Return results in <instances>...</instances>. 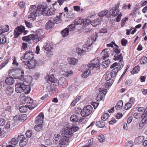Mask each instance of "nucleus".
I'll list each match as a JSON object with an SVG mask.
<instances>
[{
  "instance_id": "f257e3e1",
  "label": "nucleus",
  "mask_w": 147,
  "mask_h": 147,
  "mask_svg": "<svg viewBox=\"0 0 147 147\" xmlns=\"http://www.w3.org/2000/svg\"><path fill=\"white\" fill-rule=\"evenodd\" d=\"M47 7L43 5H40L36 7L35 5H31L29 8L31 13L28 16V18L30 20H34L36 16H39L41 15L43 16H52L55 13V8H51L48 11L46 10Z\"/></svg>"
},
{
  "instance_id": "f03ea898",
  "label": "nucleus",
  "mask_w": 147,
  "mask_h": 147,
  "mask_svg": "<svg viewBox=\"0 0 147 147\" xmlns=\"http://www.w3.org/2000/svg\"><path fill=\"white\" fill-rule=\"evenodd\" d=\"M79 129V128L77 126H73L70 128L67 127L66 129H62L61 131V133L63 135L66 134L69 137L71 136L73 133L76 132Z\"/></svg>"
},
{
  "instance_id": "7ed1b4c3",
  "label": "nucleus",
  "mask_w": 147,
  "mask_h": 147,
  "mask_svg": "<svg viewBox=\"0 0 147 147\" xmlns=\"http://www.w3.org/2000/svg\"><path fill=\"white\" fill-rule=\"evenodd\" d=\"M53 47V43L50 42H47L42 48L46 51L47 52V56L48 57H51L53 54V52L52 51Z\"/></svg>"
},
{
  "instance_id": "20e7f679",
  "label": "nucleus",
  "mask_w": 147,
  "mask_h": 147,
  "mask_svg": "<svg viewBox=\"0 0 147 147\" xmlns=\"http://www.w3.org/2000/svg\"><path fill=\"white\" fill-rule=\"evenodd\" d=\"M100 65V60L96 58L91 61L90 63L88 64V67L92 69L95 67L99 69Z\"/></svg>"
},
{
  "instance_id": "39448f33",
  "label": "nucleus",
  "mask_w": 147,
  "mask_h": 147,
  "mask_svg": "<svg viewBox=\"0 0 147 147\" xmlns=\"http://www.w3.org/2000/svg\"><path fill=\"white\" fill-rule=\"evenodd\" d=\"M26 86L20 83L16 84L15 85V91L18 93H20L23 91L25 94H28V91L26 90Z\"/></svg>"
},
{
  "instance_id": "423d86ee",
  "label": "nucleus",
  "mask_w": 147,
  "mask_h": 147,
  "mask_svg": "<svg viewBox=\"0 0 147 147\" xmlns=\"http://www.w3.org/2000/svg\"><path fill=\"white\" fill-rule=\"evenodd\" d=\"M119 5L120 3H118L115 5V7H113L111 9H110L108 16L109 14V16H112L114 17L117 16L119 13V11L118 9Z\"/></svg>"
},
{
  "instance_id": "0eeeda50",
  "label": "nucleus",
  "mask_w": 147,
  "mask_h": 147,
  "mask_svg": "<svg viewBox=\"0 0 147 147\" xmlns=\"http://www.w3.org/2000/svg\"><path fill=\"white\" fill-rule=\"evenodd\" d=\"M92 111V107L90 105H88L84 107L82 112V116L86 117L89 115Z\"/></svg>"
},
{
  "instance_id": "6e6552de",
  "label": "nucleus",
  "mask_w": 147,
  "mask_h": 147,
  "mask_svg": "<svg viewBox=\"0 0 147 147\" xmlns=\"http://www.w3.org/2000/svg\"><path fill=\"white\" fill-rule=\"evenodd\" d=\"M25 29L23 26H18L15 30L14 35L15 38H17L22 32Z\"/></svg>"
},
{
  "instance_id": "1a4fd4ad",
  "label": "nucleus",
  "mask_w": 147,
  "mask_h": 147,
  "mask_svg": "<svg viewBox=\"0 0 147 147\" xmlns=\"http://www.w3.org/2000/svg\"><path fill=\"white\" fill-rule=\"evenodd\" d=\"M113 59L115 61L119 60V61L118 63L119 65L120 66L123 67L124 63L122 60L123 57L122 56L121 54H115Z\"/></svg>"
},
{
  "instance_id": "9d476101",
  "label": "nucleus",
  "mask_w": 147,
  "mask_h": 147,
  "mask_svg": "<svg viewBox=\"0 0 147 147\" xmlns=\"http://www.w3.org/2000/svg\"><path fill=\"white\" fill-rule=\"evenodd\" d=\"M104 77L105 80L107 81V82L105 83V87L106 88H108L109 86H111L112 84L108 81L110 80L112 78H113V77L111 76V74L109 72H107L106 74L104 76Z\"/></svg>"
},
{
  "instance_id": "9b49d317",
  "label": "nucleus",
  "mask_w": 147,
  "mask_h": 147,
  "mask_svg": "<svg viewBox=\"0 0 147 147\" xmlns=\"http://www.w3.org/2000/svg\"><path fill=\"white\" fill-rule=\"evenodd\" d=\"M58 84L60 87L65 88L68 85L67 81L64 78L61 77L58 81Z\"/></svg>"
},
{
  "instance_id": "f8f14e48",
  "label": "nucleus",
  "mask_w": 147,
  "mask_h": 147,
  "mask_svg": "<svg viewBox=\"0 0 147 147\" xmlns=\"http://www.w3.org/2000/svg\"><path fill=\"white\" fill-rule=\"evenodd\" d=\"M144 115H145L143 114L141 115V117L142 118V119L139 124V129H142L145 124L147 123V116L146 117Z\"/></svg>"
},
{
  "instance_id": "ddd939ff",
  "label": "nucleus",
  "mask_w": 147,
  "mask_h": 147,
  "mask_svg": "<svg viewBox=\"0 0 147 147\" xmlns=\"http://www.w3.org/2000/svg\"><path fill=\"white\" fill-rule=\"evenodd\" d=\"M28 109L30 110L34 109L36 106V103L34 102L33 100L30 97H28Z\"/></svg>"
},
{
  "instance_id": "4468645a",
  "label": "nucleus",
  "mask_w": 147,
  "mask_h": 147,
  "mask_svg": "<svg viewBox=\"0 0 147 147\" xmlns=\"http://www.w3.org/2000/svg\"><path fill=\"white\" fill-rule=\"evenodd\" d=\"M44 118V115L43 113H41L36 117V123L40 124H42L43 122V119Z\"/></svg>"
},
{
  "instance_id": "2eb2a0df",
  "label": "nucleus",
  "mask_w": 147,
  "mask_h": 147,
  "mask_svg": "<svg viewBox=\"0 0 147 147\" xmlns=\"http://www.w3.org/2000/svg\"><path fill=\"white\" fill-rule=\"evenodd\" d=\"M36 62L35 59L28 60V68L34 69L36 65Z\"/></svg>"
},
{
  "instance_id": "dca6fc26",
  "label": "nucleus",
  "mask_w": 147,
  "mask_h": 147,
  "mask_svg": "<svg viewBox=\"0 0 147 147\" xmlns=\"http://www.w3.org/2000/svg\"><path fill=\"white\" fill-rule=\"evenodd\" d=\"M61 135L64 136H61V141L59 144H65L69 142V140L68 138V137H66L65 135H67L66 134H64L63 135L61 133Z\"/></svg>"
},
{
  "instance_id": "f3484780",
  "label": "nucleus",
  "mask_w": 147,
  "mask_h": 147,
  "mask_svg": "<svg viewBox=\"0 0 147 147\" xmlns=\"http://www.w3.org/2000/svg\"><path fill=\"white\" fill-rule=\"evenodd\" d=\"M123 67L120 66V67H117L114 68L110 72L111 74V76L113 77L114 78L115 77L118 71L119 70H121L122 69V67Z\"/></svg>"
},
{
  "instance_id": "a211bd4d",
  "label": "nucleus",
  "mask_w": 147,
  "mask_h": 147,
  "mask_svg": "<svg viewBox=\"0 0 147 147\" xmlns=\"http://www.w3.org/2000/svg\"><path fill=\"white\" fill-rule=\"evenodd\" d=\"M34 34V39L35 40V42H37L41 40L42 38L41 34L39 32H36L35 34Z\"/></svg>"
},
{
  "instance_id": "6ab92c4d",
  "label": "nucleus",
  "mask_w": 147,
  "mask_h": 147,
  "mask_svg": "<svg viewBox=\"0 0 147 147\" xmlns=\"http://www.w3.org/2000/svg\"><path fill=\"white\" fill-rule=\"evenodd\" d=\"M28 54L27 52H26L23 56L22 57L21 60L23 62V65L26 66V67H28Z\"/></svg>"
},
{
  "instance_id": "aec40b11",
  "label": "nucleus",
  "mask_w": 147,
  "mask_h": 147,
  "mask_svg": "<svg viewBox=\"0 0 147 147\" xmlns=\"http://www.w3.org/2000/svg\"><path fill=\"white\" fill-rule=\"evenodd\" d=\"M61 136L59 134H55L54 136V142L56 144H59L61 141Z\"/></svg>"
},
{
  "instance_id": "412c9836",
  "label": "nucleus",
  "mask_w": 147,
  "mask_h": 147,
  "mask_svg": "<svg viewBox=\"0 0 147 147\" xmlns=\"http://www.w3.org/2000/svg\"><path fill=\"white\" fill-rule=\"evenodd\" d=\"M67 60L69 64L74 65L77 64L78 62V59L75 58H68Z\"/></svg>"
},
{
  "instance_id": "4be33fe9",
  "label": "nucleus",
  "mask_w": 147,
  "mask_h": 147,
  "mask_svg": "<svg viewBox=\"0 0 147 147\" xmlns=\"http://www.w3.org/2000/svg\"><path fill=\"white\" fill-rule=\"evenodd\" d=\"M102 56L101 58L104 60L109 57L108 51L107 49L103 50L101 53Z\"/></svg>"
},
{
  "instance_id": "5701e85b",
  "label": "nucleus",
  "mask_w": 147,
  "mask_h": 147,
  "mask_svg": "<svg viewBox=\"0 0 147 147\" xmlns=\"http://www.w3.org/2000/svg\"><path fill=\"white\" fill-rule=\"evenodd\" d=\"M144 139L143 136H140L138 138H136L134 141V143L136 144H140L143 142Z\"/></svg>"
},
{
  "instance_id": "b1692460",
  "label": "nucleus",
  "mask_w": 147,
  "mask_h": 147,
  "mask_svg": "<svg viewBox=\"0 0 147 147\" xmlns=\"http://www.w3.org/2000/svg\"><path fill=\"white\" fill-rule=\"evenodd\" d=\"M14 80L12 77H7L5 80V82L6 84L9 85H12L14 82Z\"/></svg>"
},
{
  "instance_id": "393cba45",
  "label": "nucleus",
  "mask_w": 147,
  "mask_h": 147,
  "mask_svg": "<svg viewBox=\"0 0 147 147\" xmlns=\"http://www.w3.org/2000/svg\"><path fill=\"white\" fill-rule=\"evenodd\" d=\"M45 85L46 86L45 88L46 91L48 92H51L52 90H53V85L48 83H46Z\"/></svg>"
},
{
  "instance_id": "a878e982",
  "label": "nucleus",
  "mask_w": 147,
  "mask_h": 147,
  "mask_svg": "<svg viewBox=\"0 0 147 147\" xmlns=\"http://www.w3.org/2000/svg\"><path fill=\"white\" fill-rule=\"evenodd\" d=\"M2 31L0 30V43L4 44L6 42L5 36L2 33Z\"/></svg>"
},
{
  "instance_id": "bb28decb",
  "label": "nucleus",
  "mask_w": 147,
  "mask_h": 147,
  "mask_svg": "<svg viewBox=\"0 0 147 147\" xmlns=\"http://www.w3.org/2000/svg\"><path fill=\"white\" fill-rule=\"evenodd\" d=\"M69 30L68 28H67L63 30L61 32V33L64 37H66L69 34Z\"/></svg>"
},
{
  "instance_id": "cd10ccee",
  "label": "nucleus",
  "mask_w": 147,
  "mask_h": 147,
  "mask_svg": "<svg viewBox=\"0 0 147 147\" xmlns=\"http://www.w3.org/2000/svg\"><path fill=\"white\" fill-rule=\"evenodd\" d=\"M123 106V102L122 100H119L116 104L115 108L117 110H119L122 108Z\"/></svg>"
},
{
  "instance_id": "c85d7f7f",
  "label": "nucleus",
  "mask_w": 147,
  "mask_h": 147,
  "mask_svg": "<svg viewBox=\"0 0 147 147\" xmlns=\"http://www.w3.org/2000/svg\"><path fill=\"white\" fill-rule=\"evenodd\" d=\"M101 18H98L96 20H94L92 22H91V25L93 27H95L97 25L99 24L100 23L99 22L101 21Z\"/></svg>"
},
{
  "instance_id": "c756f323",
  "label": "nucleus",
  "mask_w": 147,
  "mask_h": 147,
  "mask_svg": "<svg viewBox=\"0 0 147 147\" xmlns=\"http://www.w3.org/2000/svg\"><path fill=\"white\" fill-rule=\"evenodd\" d=\"M54 26V23L51 20H49L46 24V27L48 29H50L52 28Z\"/></svg>"
},
{
  "instance_id": "7c9ffc66",
  "label": "nucleus",
  "mask_w": 147,
  "mask_h": 147,
  "mask_svg": "<svg viewBox=\"0 0 147 147\" xmlns=\"http://www.w3.org/2000/svg\"><path fill=\"white\" fill-rule=\"evenodd\" d=\"M96 125L99 128H102L105 125V123L102 121H98L96 122Z\"/></svg>"
},
{
  "instance_id": "2f4dec72",
  "label": "nucleus",
  "mask_w": 147,
  "mask_h": 147,
  "mask_svg": "<svg viewBox=\"0 0 147 147\" xmlns=\"http://www.w3.org/2000/svg\"><path fill=\"white\" fill-rule=\"evenodd\" d=\"M89 68H88L87 70L85 71L82 74V76L83 78H86L88 76V75L91 73V70Z\"/></svg>"
},
{
  "instance_id": "473e14b6",
  "label": "nucleus",
  "mask_w": 147,
  "mask_h": 147,
  "mask_svg": "<svg viewBox=\"0 0 147 147\" xmlns=\"http://www.w3.org/2000/svg\"><path fill=\"white\" fill-rule=\"evenodd\" d=\"M76 51L78 53L81 55H84L86 51V50H83L78 48H76Z\"/></svg>"
},
{
  "instance_id": "72a5a7b5",
  "label": "nucleus",
  "mask_w": 147,
  "mask_h": 147,
  "mask_svg": "<svg viewBox=\"0 0 147 147\" xmlns=\"http://www.w3.org/2000/svg\"><path fill=\"white\" fill-rule=\"evenodd\" d=\"M14 123V121H8L6 125L5 126V127L7 129L11 127L12 128L15 125L14 124H13Z\"/></svg>"
},
{
  "instance_id": "f704fd0d",
  "label": "nucleus",
  "mask_w": 147,
  "mask_h": 147,
  "mask_svg": "<svg viewBox=\"0 0 147 147\" xmlns=\"http://www.w3.org/2000/svg\"><path fill=\"white\" fill-rule=\"evenodd\" d=\"M43 127V125L42 124L40 123L36 125L34 127V129L37 131H39L42 129Z\"/></svg>"
},
{
  "instance_id": "c9c22d12",
  "label": "nucleus",
  "mask_w": 147,
  "mask_h": 147,
  "mask_svg": "<svg viewBox=\"0 0 147 147\" xmlns=\"http://www.w3.org/2000/svg\"><path fill=\"white\" fill-rule=\"evenodd\" d=\"M28 106L26 105L25 106H21L19 108L20 111L22 113H26L28 111Z\"/></svg>"
},
{
  "instance_id": "e433bc0d",
  "label": "nucleus",
  "mask_w": 147,
  "mask_h": 147,
  "mask_svg": "<svg viewBox=\"0 0 147 147\" xmlns=\"http://www.w3.org/2000/svg\"><path fill=\"white\" fill-rule=\"evenodd\" d=\"M13 90V88L12 87L9 86L7 88L6 93L9 95H11L12 94Z\"/></svg>"
},
{
  "instance_id": "4c0bfd02",
  "label": "nucleus",
  "mask_w": 147,
  "mask_h": 147,
  "mask_svg": "<svg viewBox=\"0 0 147 147\" xmlns=\"http://www.w3.org/2000/svg\"><path fill=\"white\" fill-rule=\"evenodd\" d=\"M79 119L78 117L75 115H71L70 117V120L73 122H77Z\"/></svg>"
},
{
  "instance_id": "58836bf2",
  "label": "nucleus",
  "mask_w": 147,
  "mask_h": 147,
  "mask_svg": "<svg viewBox=\"0 0 147 147\" xmlns=\"http://www.w3.org/2000/svg\"><path fill=\"white\" fill-rule=\"evenodd\" d=\"M9 30V26L7 25H6L4 26L1 27L0 30L2 31V33H5V32H7Z\"/></svg>"
},
{
  "instance_id": "ea45409f",
  "label": "nucleus",
  "mask_w": 147,
  "mask_h": 147,
  "mask_svg": "<svg viewBox=\"0 0 147 147\" xmlns=\"http://www.w3.org/2000/svg\"><path fill=\"white\" fill-rule=\"evenodd\" d=\"M74 24L76 25H81L83 24V20L80 18H77L75 20Z\"/></svg>"
},
{
  "instance_id": "a19ab883",
  "label": "nucleus",
  "mask_w": 147,
  "mask_h": 147,
  "mask_svg": "<svg viewBox=\"0 0 147 147\" xmlns=\"http://www.w3.org/2000/svg\"><path fill=\"white\" fill-rule=\"evenodd\" d=\"M53 21L55 23L58 24L61 22V20L59 16H57L54 18Z\"/></svg>"
},
{
  "instance_id": "79ce46f5",
  "label": "nucleus",
  "mask_w": 147,
  "mask_h": 147,
  "mask_svg": "<svg viewBox=\"0 0 147 147\" xmlns=\"http://www.w3.org/2000/svg\"><path fill=\"white\" fill-rule=\"evenodd\" d=\"M27 142L28 140L25 138L22 141L20 142V146H24L27 144Z\"/></svg>"
},
{
  "instance_id": "37998d69",
  "label": "nucleus",
  "mask_w": 147,
  "mask_h": 147,
  "mask_svg": "<svg viewBox=\"0 0 147 147\" xmlns=\"http://www.w3.org/2000/svg\"><path fill=\"white\" fill-rule=\"evenodd\" d=\"M108 13V11L107 10H104L100 13L98 14V16L100 17H103L104 16H106Z\"/></svg>"
},
{
  "instance_id": "c03bdc74",
  "label": "nucleus",
  "mask_w": 147,
  "mask_h": 147,
  "mask_svg": "<svg viewBox=\"0 0 147 147\" xmlns=\"http://www.w3.org/2000/svg\"><path fill=\"white\" fill-rule=\"evenodd\" d=\"M84 28L83 31L85 32L88 34L92 32V29L91 28H89L88 26H87Z\"/></svg>"
},
{
  "instance_id": "a18cd8bd",
  "label": "nucleus",
  "mask_w": 147,
  "mask_h": 147,
  "mask_svg": "<svg viewBox=\"0 0 147 147\" xmlns=\"http://www.w3.org/2000/svg\"><path fill=\"white\" fill-rule=\"evenodd\" d=\"M18 140H17L15 138H13L9 142L8 144L11 145H16L18 143Z\"/></svg>"
},
{
  "instance_id": "49530a36",
  "label": "nucleus",
  "mask_w": 147,
  "mask_h": 147,
  "mask_svg": "<svg viewBox=\"0 0 147 147\" xmlns=\"http://www.w3.org/2000/svg\"><path fill=\"white\" fill-rule=\"evenodd\" d=\"M140 68L139 66L137 65L135 66L132 71V74H134L137 73L140 71Z\"/></svg>"
},
{
  "instance_id": "de8ad7c7",
  "label": "nucleus",
  "mask_w": 147,
  "mask_h": 147,
  "mask_svg": "<svg viewBox=\"0 0 147 147\" xmlns=\"http://www.w3.org/2000/svg\"><path fill=\"white\" fill-rule=\"evenodd\" d=\"M147 63V57L143 56L140 59V63L141 64H145Z\"/></svg>"
},
{
  "instance_id": "09e8293b",
  "label": "nucleus",
  "mask_w": 147,
  "mask_h": 147,
  "mask_svg": "<svg viewBox=\"0 0 147 147\" xmlns=\"http://www.w3.org/2000/svg\"><path fill=\"white\" fill-rule=\"evenodd\" d=\"M34 53L30 51H28V60L34 59Z\"/></svg>"
},
{
  "instance_id": "8fccbe9b",
  "label": "nucleus",
  "mask_w": 147,
  "mask_h": 147,
  "mask_svg": "<svg viewBox=\"0 0 147 147\" xmlns=\"http://www.w3.org/2000/svg\"><path fill=\"white\" fill-rule=\"evenodd\" d=\"M23 116H20L18 115H16L14 116L13 118L14 121H22Z\"/></svg>"
},
{
  "instance_id": "3c124183",
  "label": "nucleus",
  "mask_w": 147,
  "mask_h": 147,
  "mask_svg": "<svg viewBox=\"0 0 147 147\" xmlns=\"http://www.w3.org/2000/svg\"><path fill=\"white\" fill-rule=\"evenodd\" d=\"M110 63V61L109 60H107L104 61L102 63V65L104 66V68H106L107 67L108 65Z\"/></svg>"
},
{
  "instance_id": "603ef678",
  "label": "nucleus",
  "mask_w": 147,
  "mask_h": 147,
  "mask_svg": "<svg viewBox=\"0 0 147 147\" xmlns=\"http://www.w3.org/2000/svg\"><path fill=\"white\" fill-rule=\"evenodd\" d=\"M90 20L87 19H83V24L85 25L88 26L90 24H91Z\"/></svg>"
},
{
  "instance_id": "864d4df0",
  "label": "nucleus",
  "mask_w": 147,
  "mask_h": 147,
  "mask_svg": "<svg viewBox=\"0 0 147 147\" xmlns=\"http://www.w3.org/2000/svg\"><path fill=\"white\" fill-rule=\"evenodd\" d=\"M109 117V115L108 114H104L101 116V119L103 121H105L108 119Z\"/></svg>"
},
{
  "instance_id": "5fc2aeb1",
  "label": "nucleus",
  "mask_w": 147,
  "mask_h": 147,
  "mask_svg": "<svg viewBox=\"0 0 147 147\" xmlns=\"http://www.w3.org/2000/svg\"><path fill=\"white\" fill-rule=\"evenodd\" d=\"M9 61V60H7L4 61L0 65V69H1L5 67Z\"/></svg>"
},
{
  "instance_id": "6e6d98bb",
  "label": "nucleus",
  "mask_w": 147,
  "mask_h": 147,
  "mask_svg": "<svg viewBox=\"0 0 147 147\" xmlns=\"http://www.w3.org/2000/svg\"><path fill=\"white\" fill-rule=\"evenodd\" d=\"M59 66L60 69L63 70V69L66 68L67 65L65 63H61L59 64Z\"/></svg>"
},
{
  "instance_id": "4d7b16f0",
  "label": "nucleus",
  "mask_w": 147,
  "mask_h": 147,
  "mask_svg": "<svg viewBox=\"0 0 147 147\" xmlns=\"http://www.w3.org/2000/svg\"><path fill=\"white\" fill-rule=\"evenodd\" d=\"M130 103V102H128L126 104L124 107L125 109L126 110H128L131 108L132 105Z\"/></svg>"
},
{
  "instance_id": "13d9d810",
  "label": "nucleus",
  "mask_w": 147,
  "mask_h": 147,
  "mask_svg": "<svg viewBox=\"0 0 147 147\" xmlns=\"http://www.w3.org/2000/svg\"><path fill=\"white\" fill-rule=\"evenodd\" d=\"M48 78L49 81L52 82H55V79L54 76V75H51L49 76Z\"/></svg>"
},
{
  "instance_id": "bf43d9fd",
  "label": "nucleus",
  "mask_w": 147,
  "mask_h": 147,
  "mask_svg": "<svg viewBox=\"0 0 147 147\" xmlns=\"http://www.w3.org/2000/svg\"><path fill=\"white\" fill-rule=\"evenodd\" d=\"M53 142V140L50 139H47L46 140L45 143V145L49 146L52 144Z\"/></svg>"
},
{
  "instance_id": "052dcab7",
  "label": "nucleus",
  "mask_w": 147,
  "mask_h": 147,
  "mask_svg": "<svg viewBox=\"0 0 147 147\" xmlns=\"http://www.w3.org/2000/svg\"><path fill=\"white\" fill-rule=\"evenodd\" d=\"M25 138V137H24V135L21 134L20 135H18V141H20V142H21Z\"/></svg>"
},
{
  "instance_id": "680f3d73",
  "label": "nucleus",
  "mask_w": 147,
  "mask_h": 147,
  "mask_svg": "<svg viewBox=\"0 0 147 147\" xmlns=\"http://www.w3.org/2000/svg\"><path fill=\"white\" fill-rule=\"evenodd\" d=\"M134 145L133 142L132 141H129L126 144V147H132Z\"/></svg>"
},
{
  "instance_id": "e2e57ef3",
  "label": "nucleus",
  "mask_w": 147,
  "mask_h": 147,
  "mask_svg": "<svg viewBox=\"0 0 147 147\" xmlns=\"http://www.w3.org/2000/svg\"><path fill=\"white\" fill-rule=\"evenodd\" d=\"M131 5L129 4L128 5L126 4H124L122 6V9H130L131 8Z\"/></svg>"
},
{
  "instance_id": "0e129e2a",
  "label": "nucleus",
  "mask_w": 147,
  "mask_h": 147,
  "mask_svg": "<svg viewBox=\"0 0 147 147\" xmlns=\"http://www.w3.org/2000/svg\"><path fill=\"white\" fill-rule=\"evenodd\" d=\"M127 42V40L124 38L122 39L121 40V44L122 46H126Z\"/></svg>"
},
{
  "instance_id": "69168bd1",
  "label": "nucleus",
  "mask_w": 147,
  "mask_h": 147,
  "mask_svg": "<svg viewBox=\"0 0 147 147\" xmlns=\"http://www.w3.org/2000/svg\"><path fill=\"white\" fill-rule=\"evenodd\" d=\"M6 123L5 120L3 118L0 119V126H3Z\"/></svg>"
},
{
  "instance_id": "338daca9",
  "label": "nucleus",
  "mask_w": 147,
  "mask_h": 147,
  "mask_svg": "<svg viewBox=\"0 0 147 147\" xmlns=\"http://www.w3.org/2000/svg\"><path fill=\"white\" fill-rule=\"evenodd\" d=\"M75 25L76 24H72L68 26L69 27V28H68V29L69 30V31H73L75 29Z\"/></svg>"
},
{
  "instance_id": "774afa93",
  "label": "nucleus",
  "mask_w": 147,
  "mask_h": 147,
  "mask_svg": "<svg viewBox=\"0 0 147 147\" xmlns=\"http://www.w3.org/2000/svg\"><path fill=\"white\" fill-rule=\"evenodd\" d=\"M104 139V136L103 135H100L98 137V139L100 142H103Z\"/></svg>"
}]
</instances>
